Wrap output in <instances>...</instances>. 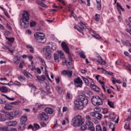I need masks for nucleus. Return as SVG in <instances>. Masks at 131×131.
<instances>
[{"mask_svg":"<svg viewBox=\"0 0 131 131\" xmlns=\"http://www.w3.org/2000/svg\"><path fill=\"white\" fill-rule=\"evenodd\" d=\"M85 23H83V21H81L80 23H78V26L81 30H83L84 29V26H85Z\"/></svg>","mask_w":131,"mask_h":131,"instance_id":"aec40b11","label":"nucleus"},{"mask_svg":"<svg viewBox=\"0 0 131 131\" xmlns=\"http://www.w3.org/2000/svg\"><path fill=\"white\" fill-rule=\"evenodd\" d=\"M13 84L15 85H18L19 86L21 85V83L20 82L15 81L14 83H13Z\"/></svg>","mask_w":131,"mask_h":131,"instance_id":"052dcab7","label":"nucleus"},{"mask_svg":"<svg viewBox=\"0 0 131 131\" xmlns=\"http://www.w3.org/2000/svg\"><path fill=\"white\" fill-rule=\"evenodd\" d=\"M29 69H31V70H32V71H33L34 70H36V68H35V67H34L32 65L29 66Z\"/></svg>","mask_w":131,"mask_h":131,"instance_id":"49530a36","label":"nucleus"},{"mask_svg":"<svg viewBox=\"0 0 131 131\" xmlns=\"http://www.w3.org/2000/svg\"><path fill=\"white\" fill-rule=\"evenodd\" d=\"M34 36L39 43H45L47 41V38L45 36V34L41 32H37L35 33Z\"/></svg>","mask_w":131,"mask_h":131,"instance_id":"20e7f679","label":"nucleus"},{"mask_svg":"<svg viewBox=\"0 0 131 131\" xmlns=\"http://www.w3.org/2000/svg\"><path fill=\"white\" fill-rule=\"evenodd\" d=\"M59 51L60 59H61V60H63V59H66L65 55H64V52L60 50H59Z\"/></svg>","mask_w":131,"mask_h":131,"instance_id":"a878e982","label":"nucleus"},{"mask_svg":"<svg viewBox=\"0 0 131 131\" xmlns=\"http://www.w3.org/2000/svg\"><path fill=\"white\" fill-rule=\"evenodd\" d=\"M30 27H33L36 25V23L35 21L31 20L30 23Z\"/></svg>","mask_w":131,"mask_h":131,"instance_id":"ea45409f","label":"nucleus"},{"mask_svg":"<svg viewBox=\"0 0 131 131\" xmlns=\"http://www.w3.org/2000/svg\"><path fill=\"white\" fill-rule=\"evenodd\" d=\"M50 43H51L49 42L48 43L47 46L43 48V53L45 55L46 59L48 60H50V59L52 58V54L51 53V46L49 45Z\"/></svg>","mask_w":131,"mask_h":131,"instance_id":"423d86ee","label":"nucleus"},{"mask_svg":"<svg viewBox=\"0 0 131 131\" xmlns=\"http://www.w3.org/2000/svg\"><path fill=\"white\" fill-rule=\"evenodd\" d=\"M73 126H81L83 123H84V119L82 118L81 116L77 115L74 117L71 122Z\"/></svg>","mask_w":131,"mask_h":131,"instance_id":"7ed1b4c3","label":"nucleus"},{"mask_svg":"<svg viewBox=\"0 0 131 131\" xmlns=\"http://www.w3.org/2000/svg\"><path fill=\"white\" fill-rule=\"evenodd\" d=\"M29 86L30 88H33V89H34L35 90H36V86H35L34 84H33L32 83L29 84Z\"/></svg>","mask_w":131,"mask_h":131,"instance_id":"3c124183","label":"nucleus"},{"mask_svg":"<svg viewBox=\"0 0 131 131\" xmlns=\"http://www.w3.org/2000/svg\"><path fill=\"white\" fill-rule=\"evenodd\" d=\"M23 74H24V75H25V76H26V77H28V78H30V76H32V75H31V74H30V73L27 72V71H26V70H23L22 71Z\"/></svg>","mask_w":131,"mask_h":131,"instance_id":"4be33fe9","label":"nucleus"},{"mask_svg":"<svg viewBox=\"0 0 131 131\" xmlns=\"http://www.w3.org/2000/svg\"><path fill=\"white\" fill-rule=\"evenodd\" d=\"M113 122H114V120H112L108 122V123H110V125H109L110 128H111L112 126L113 127L115 126V123H114Z\"/></svg>","mask_w":131,"mask_h":131,"instance_id":"72a5a7b5","label":"nucleus"},{"mask_svg":"<svg viewBox=\"0 0 131 131\" xmlns=\"http://www.w3.org/2000/svg\"><path fill=\"white\" fill-rule=\"evenodd\" d=\"M29 13L25 11L23 13L20 21L19 22L21 29H26L29 26Z\"/></svg>","mask_w":131,"mask_h":131,"instance_id":"f03ea898","label":"nucleus"},{"mask_svg":"<svg viewBox=\"0 0 131 131\" xmlns=\"http://www.w3.org/2000/svg\"><path fill=\"white\" fill-rule=\"evenodd\" d=\"M18 79L19 80V81H25V77L23 76H18Z\"/></svg>","mask_w":131,"mask_h":131,"instance_id":"2f4dec72","label":"nucleus"},{"mask_svg":"<svg viewBox=\"0 0 131 131\" xmlns=\"http://www.w3.org/2000/svg\"><path fill=\"white\" fill-rule=\"evenodd\" d=\"M20 59H21V55L19 54V53H17L14 56V63L16 64V65H18V64L19 63V61H20Z\"/></svg>","mask_w":131,"mask_h":131,"instance_id":"f8f14e48","label":"nucleus"},{"mask_svg":"<svg viewBox=\"0 0 131 131\" xmlns=\"http://www.w3.org/2000/svg\"><path fill=\"white\" fill-rule=\"evenodd\" d=\"M89 78V79L92 80V82L93 83L92 84L91 83L90 84L91 89H92V90H93V91H95V92H97V93H99V92H100V88L95 84V83L94 82V81H93L92 79H91V78Z\"/></svg>","mask_w":131,"mask_h":131,"instance_id":"9b49d317","label":"nucleus"},{"mask_svg":"<svg viewBox=\"0 0 131 131\" xmlns=\"http://www.w3.org/2000/svg\"><path fill=\"white\" fill-rule=\"evenodd\" d=\"M20 115V111H15L13 112V116L14 117H18Z\"/></svg>","mask_w":131,"mask_h":131,"instance_id":"c756f323","label":"nucleus"},{"mask_svg":"<svg viewBox=\"0 0 131 131\" xmlns=\"http://www.w3.org/2000/svg\"><path fill=\"white\" fill-rule=\"evenodd\" d=\"M45 111H46L48 114H53V113H54V110L51 107H46L45 109Z\"/></svg>","mask_w":131,"mask_h":131,"instance_id":"a211bd4d","label":"nucleus"},{"mask_svg":"<svg viewBox=\"0 0 131 131\" xmlns=\"http://www.w3.org/2000/svg\"><path fill=\"white\" fill-rule=\"evenodd\" d=\"M95 55L96 57V58H98V59H100L102 57H101V56H100V54H99V53L95 52Z\"/></svg>","mask_w":131,"mask_h":131,"instance_id":"5fc2aeb1","label":"nucleus"},{"mask_svg":"<svg viewBox=\"0 0 131 131\" xmlns=\"http://www.w3.org/2000/svg\"><path fill=\"white\" fill-rule=\"evenodd\" d=\"M73 72L72 70H64L62 71L61 74L63 75V76H68L69 78H71V77H72Z\"/></svg>","mask_w":131,"mask_h":131,"instance_id":"9d476101","label":"nucleus"},{"mask_svg":"<svg viewBox=\"0 0 131 131\" xmlns=\"http://www.w3.org/2000/svg\"><path fill=\"white\" fill-rule=\"evenodd\" d=\"M72 65V62L70 61H68V63H67V67H68V69H72L73 68L71 66Z\"/></svg>","mask_w":131,"mask_h":131,"instance_id":"473e14b6","label":"nucleus"},{"mask_svg":"<svg viewBox=\"0 0 131 131\" xmlns=\"http://www.w3.org/2000/svg\"><path fill=\"white\" fill-rule=\"evenodd\" d=\"M96 131H102V127H101V125L98 124V125H96Z\"/></svg>","mask_w":131,"mask_h":131,"instance_id":"58836bf2","label":"nucleus"},{"mask_svg":"<svg viewBox=\"0 0 131 131\" xmlns=\"http://www.w3.org/2000/svg\"><path fill=\"white\" fill-rule=\"evenodd\" d=\"M28 129H30V128H31L32 130L35 131V129H34V127L31 124L28 126Z\"/></svg>","mask_w":131,"mask_h":131,"instance_id":"864d4df0","label":"nucleus"},{"mask_svg":"<svg viewBox=\"0 0 131 131\" xmlns=\"http://www.w3.org/2000/svg\"><path fill=\"white\" fill-rule=\"evenodd\" d=\"M100 20V15L98 14H95V17L94 18V21H99Z\"/></svg>","mask_w":131,"mask_h":131,"instance_id":"4c0bfd02","label":"nucleus"},{"mask_svg":"<svg viewBox=\"0 0 131 131\" xmlns=\"http://www.w3.org/2000/svg\"><path fill=\"white\" fill-rule=\"evenodd\" d=\"M6 36H9L11 34V32L9 31H6L5 32Z\"/></svg>","mask_w":131,"mask_h":131,"instance_id":"6e6d98bb","label":"nucleus"},{"mask_svg":"<svg viewBox=\"0 0 131 131\" xmlns=\"http://www.w3.org/2000/svg\"><path fill=\"white\" fill-rule=\"evenodd\" d=\"M6 117L7 119L12 120L13 119L14 117V112H10V113H6Z\"/></svg>","mask_w":131,"mask_h":131,"instance_id":"dca6fc26","label":"nucleus"},{"mask_svg":"<svg viewBox=\"0 0 131 131\" xmlns=\"http://www.w3.org/2000/svg\"><path fill=\"white\" fill-rule=\"evenodd\" d=\"M95 38L96 39H98V40H100V41H103V38L98 35V34H95Z\"/></svg>","mask_w":131,"mask_h":131,"instance_id":"e433bc0d","label":"nucleus"},{"mask_svg":"<svg viewBox=\"0 0 131 131\" xmlns=\"http://www.w3.org/2000/svg\"><path fill=\"white\" fill-rule=\"evenodd\" d=\"M115 118H116V116H112V114H110L109 116V119L112 120H115Z\"/></svg>","mask_w":131,"mask_h":131,"instance_id":"8fccbe9b","label":"nucleus"},{"mask_svg":"<svg viewBox=\"0 0 131 131\" xmlns=\"http://www.w3.org/2000/svg\"><path fill=\"white\" fill-rule=\"evenodd\" d=\"M124 54L125 56H126L127 57H128L130 60H131V55L130 54H129V53L127 51H125L124 52Z\"/></svg>","mask_w":131,"mask_h":131,"instance_id":"c03bdc74","label":"nucleus"},{"mask_svg":"<svg viewBox=\"0 0 131 131\" xmlns=\"http://www.w3.org/2000/svg\"><path fill=\"white\" fill-rule=\"evenodd\" d=\"M19 126H21L23 129H24L25 128V123H20Z\"/></svg>","mask_w":131,"mask_h":131,"instance_id":"680f3d73","label":"nucleus"},{"mask_svg":"<svg viewBox=\"0 0 131 131\" xmlns=\"http://www.w3.org/2000/svg\"><path fill=\"white\" fill-rule=\"evenodd\" d=\"M5 109H6V110H12L13 106H12V105L10 104V103H7L5 106Z\"/></svg>","mask_w":131,"mask_h":131,"instance_id":"b1692460","label":"nucleus"},{"mask_svg":"<svg viewBox=\"0 0 131 131\" xmlns=\"http://www.w3.org/2000/svg\"><path fill=\"white\" fill-rule=\"evenodd\" d=\"M40 6L41 7H42V8H48V6L44 3H42V2L41 3V4H40Z\"/></svg>","mask_w":131,"mask_h":131,"instance_id":"69168bd1","label":"nucleus"},{"mask_svg":"<svg viewBox=\"0 0 131 131\" xmlns=\"http://www.w3.org/2000/svg\"><path fill=\"white\" fill-rule=\"evenodd\" d=\"M117 9L120 15H121V11L122 12H124L125 11L124 8H122V6L119 3H117Z\"/></svg>","mask_w":131,"mask_h":131,"instance_id":"4468645a","label":"nucleus"},{"mask_svg":"<svg viewBox=\"0 0 131 131\" xmlns=\"http://www.w3.org/2000/svg\"><path fill=\"white\" fill-rule=\"evenodd\" d=\"M51 48V51H52V50H53V51H56V50H57V46H50Z\"/></svg>","mask_w":131,"mask_h":131,"instance_id":"bf43d9fd","label":"nucleus"},{"mask_svg":"<svg viewBox=\"0 0 131 131\" xmlns=\"http://www.w3.org/2000/svg\"><path fill=\"white\" fill-rule=\"evenodd\" d=\"M107 104L111 108H114V102H113V101H111L109 100V99H107Z\"/></svg>","mask_w":131,"mask_h":131,"instance_id":"bb28decb","label":"nucleus"},{"mask_svg":"<svg viewBox=\"0 0 131 131\" xmlns=\"http://www.w3.org/2000/svg\"><path fill=\"white\" fill-rule=\"evenodd\" d=\"M1 128V130H3V131H10V130L8 129V127H3Z\"/></svg>","mask_w":131,"mask_h":131,"instance_id":"e2e57ef3","label":"nucleus"},{"mask_svg":"<svg viewBox=\"0 0 131 131\" xmlns=\"http://www.w3.org/2000/svg\"><path fill=\"white\" fill-rule=\"evenodd\" d=\"M88 129H89V130H91V131L95 130V127L94 126H89L88 128Z\"/></svg>","mask_w":131,"mask_h":131,"instance_id":"09e8293b","label":"nucleus"},{"mask_svg":"<svg viewBox=\"0 0 131 131\" xmlns=\"http://www.w3.org/2000/svg\"><path fill=\"white\" fill-rule=\"evenodd\" d=\"M27 49H30L29 52L30 53H32V54H34V49L31 45H27L26 46Z\"/></svg>","mask_w":131,"mask_h":131,"instance_id":"412c9836","label":"nucleus"},{"mask_svg":"<svg viewBox=\"0 0 131 131\" xmlns=\"http://www.w3.org/2000/svg\"><path fill=\"white\" fill-rule=\"evenodd\" d=\"M102 113H103V114H107V113H108V108H104L102 112Z\"/></svg>","mask_w":131,"mask_h":131,"instance_id":"0e129e2a","label":"nucleus"},{"mask_svg":"<svg viewBox=\"0 0 131 131\" xmlns=\"http://www.w3.org/2000/svg\"><path fill=\"white\" fill-rule=\"evenodd\" d=\"M89 103V100L85 96L79 95L78 98L74 101V104L76 108L78 110L83 109L84 105H86Z\"/></svg>","mask_w":131,"mask_h":131,"instance_id":"f257e3e1","label":"nucleus"},{"mask_svg":"<svg viewBox=\"0 0 131 131\" xmlns=\"http://www.w3.org/2000/svg\"><path fill=\"white\" fill-rule=\"evenodd\" d=\"M43 108H45L44 104H40V105H38V106H37V109H38V110L43 109Z\"/></svg>","mask_w":131,"mask_h":131,"instance_id":"de8ad7c7","label":"nucleus"},{"mask_svg":"<svg viewBox=\"0 0 131 131\" xmlns=\"http://www.w3.org/2000/svg\"><path fill=\"white\" fill-rule=\"evenodd\" d=\"M56 90L58 92V94H62V92H63V90H62V88H61V87L59 86H57L56 87Z\"/></svg>","mask_w":131,"mask_h":131,"instance_id":"f704fd0d","label":"nucleus"},{"mask_svg":"<svg viewBox=\"0 0 131 131\" xmlns=\"http://www.w3.org/2000/svg\"><path fill=\"white\" fill-rule=\"evenodd\" d=\"M61 46L63 51H64V52H65L66 54L69 55V54L70 53V51L69 50V47H68L67 43L65 41H62L61 42Z\"/></svg>","mask_w":131,"mask_h":131,"instance_id":"1a4fd4ad","label":"nucleus"},{"mask_svg":"<svg viewBox=\"0 0 131 131\" xmlns=\"http://www.w3.org/2000/svg\"><path fill=\"white\" fill-rule=\"evenodd\" d=\"M46 89L49 94H52V92H51V88H50V86L47 85L46 86Z\"/></svg>","mask_w":131,"mask_h":131,"instance_id":"37998d69","label":"nucleus"},{"mask_svg":"<svg viewBox=\"0 0 131 131\" xmlns=\"http://www.w3.org/2000/svg\"><path fill=\"white\" fill-rule=\"evenodd\" d=\"M60 52L59 50L56 51L54 54V62L58 63V62H59L60 61V58H59V57H60Z\"/></svg>","mask_w":131,"mask_h":131,"instance_id":"ddd939ff","label":"nucleus"},{"mask_svg":"<svg viewBox=\"0 0 131 131\" xmlns=\"http://www.w3.org/2000/svg\"><path fill=\"white\" fill-rule=\"evenodd\" d=\"M105 73L108 74V75H111V76H112L113 75V73L112 72H108V71H105Z\"/></svg>","mask_w":131,"mask_h":131,"instance_id":"4d7b16f0","label":"nucleus"},{"mask_svg":"<svg viewBox=\"0 0 131 131\" xmlns=\"http://www.w3.org/2000/svg\"><path fill=\"white\" fill-rule=\"evenodd\" d=\"M81 78L83 80L84 82L85 83L86 85V84H89V80H88L86 78L83 76H82Z\"/></svg>","mask_w":131,"mask_h":131,"instance_id":"c9c22d12","label":"nucleus"},{"mask_svg":"<svg viewBox=\"0 0 131 131\" xmlns=\"http://www.w3.org/2000/svg\"><path fill=\"white\" fill-rule=\"evenodd\" d=\"M0 91L2 93H7V92H8V88L6 86H3L0 87Z\"/></svg>","mask_w":131,"mask_h":131,"instance_id":"393cba45","label":"nucleus"},{"mask_svg":"<svg viewBox=\"0 0 131 131\" xmlns=\"http://www.w3.org/2000/svg\"><path fill=\"white\" fill-rule=\"evenodd\" d=\"M6 39H7V40H8V41L9 42H14V40H15V38L14 37H6Z\"/></svg>","mask_w":131,"mask_h":131,"instance_id":"cd10ccee","label":"nucleus"},{"mask_svg":"<svg viewBox=\"0 0 131 131\" xmlns=\"http://www.w3.org/2000/svg\"><path fill=\"white\" fill-rule=\"evenodd\" d=\"M80 58H82V59H85V55H84V53H81L80 54Z\"/></svg>","mask_w":131,"mask_h":131,"instance_id":"13d9d810","label":"nucleus"},{"mask_svg":"<svg viewBox=\"0 0 131 131\" xmlns=\"http://www.w3.org/2000/svg\"><path fill=\"white\" fill-rule=\"evenodd\" d=\"M97 119H98V120H101V119H102V114L99 113L97 118Z\"/></svg>","mask_w":131,"mask_h":131,"instance_id":"338daca9","label":"nucleus"},{"mask_svg":"<svg viewBox=\"0 0 131 131\" xmlns=\"http://www.w3.org/2000/svg\"><path fill=\"white\" fill-rule=\"evenodd\" d=\"M6 115L5 114H0V121L4 122L7 120Z\"/></svg>","mask_w":131,"mask_h":131,"instance_id":"6ab92c4d","label":"nucleus"},{"mask_svg":"<svg viewBox=\"0 0 131 131\" xmlns=\"http://www.w3.org/2000/svg\"><path fill=\"white\" fill-rule=\"evenodd\" d=\"M67 99H72V95H71L69 93H67Z\"/></svg>","mask_w":131,"mask_h":131,"instance_id":"603ef678","label":"nucleus"},{"mask_svg":"<svg viewBox=\"0 0 131 131\" xmlns=\"http://www.w3.org/2000/svg\"><path fill=\"white\" fill-rule=\"evenodd\" d=\"M86 125H88V126H92L94 124L91 121L88 120L86 121Z\"/></svg>","mask_w":131,"mask_h":131,"instance_id":"a18cd8bd","label":"nucleus"},{"mask_svg":"<svg viewBox=\"0 0 131 131\" xmlns=\"http://www.w3.org/2000/svg\"><path fill=\"white\" fill-rule=\"evenodd\" d=\"M36 77L39 82H41V81H45V80H46L45 75H42L41 76L36 75Z\"/></svg>","mask_w":131,"mask_h":131,"instance_id":"f3484780","label":"nucleus"},{"mask_svg":"<svg viewBox=\"0 0 131 131\" xmlns=\"http://www.w3.org/2000/svg\"><path fill=\"white\" fill-rule=\"evenodd\" d=\"M17 122L16 121H10L6 123V125H8V126H15L17 125Z\"/></svg>","mask_w":131,"mask_h":131,"instance_id":"2eb2a0df","label":"nucleus"},{"mask_svg":"<svg viewBox=\"0 0 131 131\" xmlns=\"http://www.w3.org/2000/svg\"><path fill=\"white\" fill-rule=\"evenodd\" d=\"M91 102L94 106H100L103 105V99L98 95L93 96L91 98Z\"/></svg>","mask_w":131,"mask_h":131,"instance_id":"39448f33","label":"nucleus"},{"mask_svg":"<svg viewBox=\"0 0 131 131\" xmlns=\"http://www.w3.org/2000/svg\"><path fill=\"white\" fill-rule=\"evenodd\" d=\"M38 60H39V61H40V62H41V63H42V64H44L45 65H46V61H45V60L42 59V57L40 56H38Z\"/></svg>","mask_w":131,"mask_h":131,"instance_id":"79ce46f5","label":"nucleus"},{"mask_svg":"<svg viewBox=\"0 0 131 131\" xmlns=\"http://www.w3.org/2000/svg\"><path fill=\"white\" fill-rule=\"evenodd\" d=\"M40 127V126H39L38 124L34 123V128L35 130H37L38 129H39Z\"/></svg>","mask_w":131,"mask_h":131,"instance_id":"7c9ffc66","label":"nucleus"},{"mask_svg":"<svg viewBox=\"0 0 131 131\" xmlns=\"http://www.w3.org/2000/svg\"><path fill=\"white\" fill-rule=\"evenodd\" d=\"M38 118L41 121H47L49 120V115L46 113H42L39 114L38 116Z\"/></svg>","mask_w":131,"mask_h":131,"instance_id":"6e6552de","label":"nucleus"},{"mask_svg":"<svg viewBox=\"0 0 131 131\" xmlns=\"http://www.w3.org/2000/svg\"><path fill=\"white\" fill-rule=\"evenodd\" d=\"M20 121L23 123H25L26 121H27V117L25 116H23L22 117H21Z\"/></svg>","mask_w":131,"mask_h":131,"instance_id":"5701e85b","label":"nucleus"},{"mask_svg":"<svg viewBox=\"0 0 131 131\" xmlns=\"http://www.w3.org/2000/svg\"><path fill=\"white\" fill-rule=\"evenodd\" d=\"M74 83L75 85H77L76 88H82V84H83V82H82V80L80 77H78L74 79Z\"/></svg>","mask_w":131,"mask_h":131,"instance_id":"0eeeda50","label":"nucleus"},{"mask_svg":"<svg viewBox=\"0 0 131 131\" xmlns=\"http://www.w3.org/2000/svg\"><path fill=\"white\" fill-rule=\"evenodd\" d=\"M96 112H93L91 113V115L92 117H96Z\"/></svg>","mask_w":131,"mask_h":131,"instance_id":"774afa93","label":"nucleus"},{"mask_svg":"<svg viewBox=\"0 0 131 131\" xmlns=\"http://www.w3.org/2000/svg\"><path fill=\"white\" fill-rule=\"evenodd\" d=\"M10 83H12V84H14V82H13L12 80H11L8 83L0 82V84H2V85H8L9 86H11V84Z\"/></svg>","mask_w":131,"mask_h":131,"instance_id":"c85d7f7f","label":"nucleus"},{"mask_svg":"<svg viewBox=\"0 0 131 131\" xmlns=\"http://www.w3.org/2000/svg\"><path fill=\"white\" fill-rule=\"evenodd\" d=\"M20 103H21V101H20L19 100H17L15 102H11V103H9L11 105H19V104H20Z\"/></svg>","mask_w":131,"mask_h":131,"instance_id":"a19ab883","label":"nucleus"}]
</instances>
